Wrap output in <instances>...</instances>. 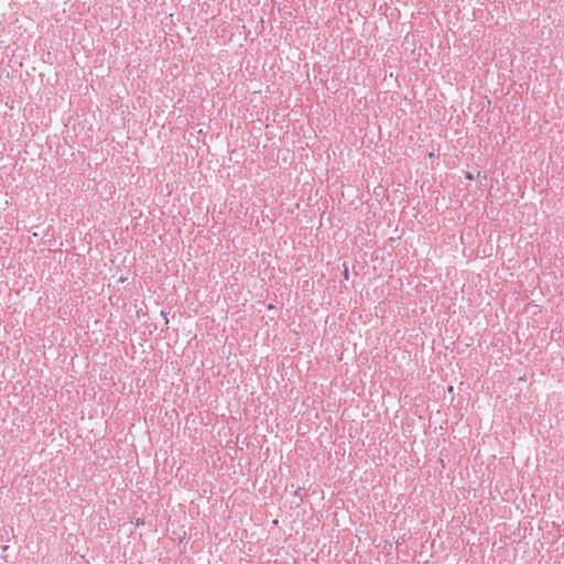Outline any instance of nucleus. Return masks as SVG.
<instances>
[{
    "label": "nucleus",
    "mask_w": 564,
    "mask_h": 564,
    "mask_svg": "<svg viewBox=\"0 0 564 564\" xmlns=\"http://www.w3.org/2000/svg\"><path fill=\"white\" fill-rule=\"evenodd\" d=\"M343 274H344V278H345L346 280H348L349 272H348V268H347V267H345Z\"/></svg>",
    "instance_id": "nucleus-1"
},
{
    "label": "nucleus",
    "mask_w": 564,
    "mask_h": 564,
    "mask_svg": "<svg viewBox=\"0 0 564 564\" xmlns=\"http://www.w3.org/2000/svg\"><path fill=\"white\" fill-rule=\"evenodd\" d=\"M161 314H162V316H164V318H165V324H167V323H169V321H167V317H166V313H165L164 311H162V312H161Z\"/></svg>",
    "instance_id": "nucleus-2"
},
{
    "label": "nucleus",
    "mask_w": 564,
    "mask_h": 564,
    "mask_svg": "<svg viewBox=\"0 0 564 564\" xmlns=\"http://www.w3.org/2000/svg\"><path fill=\"white\" fill-rule=\"evenodd\" d=\"M141 524H143V520L138 519V520H137V525H141Z\"/></svg>",
    "instance_id": "nucleus-3"
}]
</instances>
